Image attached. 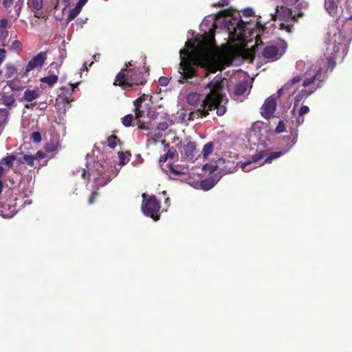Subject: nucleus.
Listing matches in <instances>:
<instances>
[{
    "mask_svg": "<svg viewBox=\"0 0 352 352\" xmlns=\"http://www.w3.org/2000/svg\"><path fill=\"white\" fill-rule=\"evenodd\" d=\"M222 24L226 28L228 40L232 43L239 41V46H224L221 49L214 45V29L217 27L216 17L213 16L206 18L201 23L204 34L195 39L194 43L188 41L186 48L179 51L181 78L188 80L194 76L195 67L205 69L208 73H215L221 70L224 65L232 63L235 56L252 62L254 52L245 47L254 34L252 25L247 21L238 19L232 14L223 17ZM182 82L181 80H179Z\"/></svg>",
    "mask_w": 352,
    "mask_h": 352,
    "instance_id": "f257e3e1",
    "label": "nucleus"
},
{
    "mask_svg": "<svg viewBox=\"0 0 352 352\" xmlns=\"http://www.w3.org/2000/svg\"><path fill=\"white\" fill-rule=\"evenodd\" d=\"M222 89H210V92L201 100L200 107L188 114V120L206 117L209 111L216 109L218 116H223L226 112L227 97L220 91Z\"/></svg>",
    "mask_w": 352,
    "mask_h": 352,
    "instance_id": "f03ea898",
    "label": "nucleus"
},
{
    "mask_svg": "<svg viewBox=\"0 0 352 352\" xmlns=\"http://www.w3.org/2000/svg\"><path fill=\"white\" fill-rule=\"evenodd\" d=\"M345 54V45L341 32L338 28L332 26L329 28L327 38V55L328 69L332 70L334 68L336 58H342Z\"/></svg>",
    "mask_w": 352,
    "mask_h": 352,
    "instance_id": "7ed1b4c3",
    "label": "nucleus"
},
{
    "mask_svg": "<svg viewBox=\"0 0 352 352\" xmlns=\"http://www.w3.org/2000/svg\"><path fill=\"white\" fill-rule=\"evenodd\" d=\"M302 3H299L294 9L292 6H287L283 4L276 6V12L272 14L274 21L279 22V29L291 33L293 30L294 23L296 16H301L302 13L300 12Z\"/></svg>",
    "mask_w": 352,
    "mask_h": 352,
    "instance_id": "20e7f679",
    "label": "nucleus"
},
{
    "mask_svg": "<svg viewBox=\"0 0 352 352\" xmlns=\"http://www.w3.org/2000/svg\"><path fill=\"white\" fill-rule=\"evenodd\" d=\"M133 64L129 62L125 67L117 74L113 85L120 87H133L134 85H143L145 80L140 72L131 68Z\"/></svg>",
    "mask_w": 352,
    "mask_h": 352,
    "instance_id": "39448f33",
    "label": "nucleus"
},
{
    "mask_svg": "<svg viewBox=\"0 0 352 352\" xmlns=\"http://www.w3.org/2000/svg\"><path fill=\"white\" fill-rule=\"evenodd\" d=\"M326 78L325 72L323 68H320L316 73L307 72L302 76H294L288 83L289 87H304L312 86L313 87L318 88L322 86V82Z\"/></svg>",
    "mask_w": 352,
    "mask_h": 352,
    "instance_id": "423d86ee",
    "label": "nucleus"
},
{
    "mask_svg": "<svg viewBox=\"0 0 352 352\" xmlns=\"http://www.w3.org/2000/svg\"><path fill=\"white\" fill-rule=\"evenodd\" d=\"M142 203L141 209L142 212L148 217H150L154 221L160 219V202L154 195H147L142 194Z\"/></svg>",
    "mask_w": 352,
    "mask_h": 352,
    "instance_id": "0eeeda50",
    "label": "nucleus"
},
{
    "mask_svg": "<svg viewBox=\"0 0 352 352\" xmlns=\"http://www.w3.org/2000/svg\"><path fill=\"white\" fill-rule=\"evenodd\" d=\"M96 170L98 171L99 176L94 177L95 188L92 190L91 195L88 199L89 204L94 203L96 197L98 195L97 190L100 187L105 186L110 180V175L107 173V166L96 162L94 164Z\"/></svg>",
    "mask_w": 352,
    "mask_h": 352,
    "instance_id": "6e6552de",
    "label": "nucleus"
},
{
    "mask_svg": "<svg viewBox=\"0 0 352 352\" xmlns=\"http://www.w3.org/2000/svg\"><path fill=\"white\" fill-rule=\"evenodd\" d=\"M287 43L280 40L276 44H271L265 47L263 51V56L268 61H274L280 58L285 52Z\"/></svg>",
    "mask_w": 352,
    "mask_h": 352,
    "instance_id": "1a4fd4ad",
    "label": "nucleus"
},
{
    "mask_svg": "<svg viewBox=\"0 0 352 352\" xmlns=\"http://www.w3.org/2000/svg\"><path fill=\"white\" fill-rule=\"evenodd\" d=\"M144 99H142V97L136 99L134 101V106H135V118L137 120L136 124L138 125V127L142 130H150L151 129V123L146 122L145 121L142 120V118L144 117L145 111L142 109V101Z\"/></svg>",
    "mask_w": 352,
    "mask_h": 352,
    "instance_id": "9d476101",
    "label": "nucleus"
},
{
    "mask_svg": "<svg viewBox=\"0 0 352 352\" xmlns=\"http://www.w3.org/2000/svg\"><path fill=\"white\" fill-rule=\"evenodd\" d=\"M277 107L276 95H272L266 98L261 108V115L266 120H270L275 113Z\"/></svg>",
    "mask_w": 352,
    "mask_h": 352,
    "instance_id": "9b49d317",
    "label": "nucleus"
},
{
    "mask_svg": "<svg viewBox=\"0 0 352 352\" xmlns=\"http://www.w3.org/2000/svg\"><path fill=\"white\" fill-rule=\"evenodd\" d=\"M47 59L46 52H42L32 58L25 66V74L30 72L34 69H40Z\"/></svg>",
    "mask_w": 352,
    "mask_h": 352,
    "instance_id": "f8f14e48",
    "label": "nucleus"
},
{
    "mask_svg": "<svg viewBox=\"0 0 352 352\" xmlns=\"http://www.w3.org/2000/svg\"><path fill=\"white\" fill-rule=\"evenodd\" d=\"M181 152L182 155H184L186 160H194L196 159L197 153L195 143L188 142L187 144L184 145L183 149Z\"/></svg>",
    "mask_w": 352,
    "mask_h": 352,
    "instance_id": "ddd939ff",
    "label": "nucleus"
},
{
    "mask_svg": "<svg viewBox=\"0 0 352 352\" xmlns=\"http://www.w3.org/2000/svg\"><path fill=\"white\" fill-rule=\"evenodd\" d=\"M16 204H0V214L4 218H10L13 217L17 212Z\"/></svg>",
    "mask_w": 352,
    "mask_h": 352,
    "instance_id": "4468645a",
    "label": "nucleus"
},
{
    "mask_svg": "<svg viewBox=\"0 0 352 352\" xmlns=\"http://www.w3.org/2000/svg\"><path fill=\"white\" fill-rule=\"evenodd\" d=\"M267 156V151H261L260 152L253 155L251 157L252 160L242 163L241 167L244 172H248L250 169L247 168V166L251 164L252 162H256L260 160Z\"/></svg>",
    "mask_w": 352,
    "mask_h": 352,
    "instance_id": "2eb2a0df",
    "label": "nucleus"
},
{
    "mask_svg": "<svg viewBox=\"0 0 352 352\" xmlns=\"http://www.w3.org/2000/svg\"><path fill=\"white\" fill-rule=\"evenodd\" d=\"M187 103L193 107H198L201 104V95L196 92H190L186 97Z\"/></svg>",
    "mask_w": 352,
    "mask_h": 352,
    "instance_id": "dca6fc26",
    "label": "nucleus"
},
{
    "mask_svg": "<svg viewBox=\"0 0 352 352\" xmlns=\"http://www.w3.org/2000/svg\"><path fill=\"white\" fill-rule=\"evenodd\" d=\"M226 79H222L221 76H217L210 83L208 84L206 88H224L226 85Z\"/></svg>",
    "mask_w": 352,
    "mask_h": 352,
    "instance_id": "f3484780",
    "label": "nucleus"
},
{
    "mask_svg": "<svg viewBox=\"0 0 352 352\" xmlns=\"http://www.w3.org/2000/svg\"><path fill=\"white\" fill-rule=\"evenodd\" d=\"M324 8L331 15H335L337 13V0H324Z\"/></svg>",
    "mask_w": 352,
    "mask_h": 352,
    "instance_id": "a211bd4d",
    "label": "nucleus"
},
{
    "mask_svg": "<svg viewBox=\"0 0 352 352\" xmlns=\"http://www.w3.org/2000/svg\"><path fill=\"white\" fill-rule=\"evenodd\" d=\"M41 95V91L38 89H26L23 98L28 102H32L36 99Z\"/></svg>",
    "mask_w": 352,
    "mask_h": 352,
    "instance_id": "6ab92c4d",
    "label": "nucleus"
},
{
    "mask_svg": "<svg viewBox=\"0 0 352 352\" xmlns=\"http://www.w3.org/2000/svg\"><path fill=\"white\" fill-rule=\"evenodd\" d=\"M34 158L33 155H24L22 157H19L17 159V164L19 165L23 164H27L31 167L36 168L35 164H34Z\"/></svg>",
    "mask_w": 352,
    "mask_h": 352,
    "instance_id": "aec40b11",
    "label": "nucleus"
},
{
    "mask_svg": "<svg viewBox=\"0 0 352 352\" xmlns=\"http://www.w3.org/2000/svg\"><path fill=\"white\" fill-rule=\"evenodd\" d=\"M16 157L13 154L8 155L6 157L2 158L0 160V165L3 166V165H6L9 168L12 167L13 163L15 160L17 161Z\"/></svg>",
    "mask_w": 352,
    "mask_h": 352,
    "instance_id": "412c9836",
    "label": "nucleus"
},
{
    "mask_svg": "<svg viewBox=\"0 0 352 352\" xmlns=\"http://www.w3.org/2000/svg\"><path fill=\"white\" fill-rule=\"evenodd\" d=\"M217 182L214 180V179L210 177L205 179L201 182V187L204 190H209L212 187L214 186Z\"/></svg>",
    "mask_w": 352,
    "mask_h": 352,
    "instance_id": "4be33fe9",
    "label": "nucleus"
},
{
    "mask_svg": "<svg viewBox=\"0 0 352 352\" xmlns=\"http://www.w3.org/2000/svg\"><path fill=\"white\" fill-rule=\"evenodd\" d=\"M1 100L4 105L10 108L14 103L16 99L13 94H3L1 96Z\"/></svg>",
    "mask_w": 352,
    "mask_h": 352,
    "instance_id": "5701e85b",
    "label": "nucleus"
},
{
    "mask_svg": "<svg viewBox=\"0 0 352 352\" xmlns=\"http://www.w3.org/2000/svg\"><path fill=\"white\" fill-rule=\"evenodd\" d=\"M58 147V142L50 141L45 144L44 149L47 153H52L57 151Z\"/></svg>",
    "mask_w": 352,
    "mask_h": 352,
    "instance_id": "b1692460",
    "label": "nucleus"
},
{
    "mask_svg": "<svg viewBox=\"0 0 352 352\" xmlns=\"http://www.w3.org/2000/svg\"><path fill=\"white\" fill-rule=\"evenodd\" d=\"M214 145L212 142L206 143L202 150V155L204 159H207L208 155L213 151Z\"/></svg>",
    "mask_w": 352,
    "mask_h": 352,
    "instance_id": "393cba45",
    "label": "nucleus"
},
{
    "mask_svg": "<svg viewBox=\"0 0 352 352\" xmlns=\"http://www.w3.org/2000/svg\"><path fill=\"white\" fill-rule=\"evenodd\" d=\"M73 100L69 99V98L67 96L66 94H59L58 98L56 99V102L58 104H63V107L65 108L66 105H69L71 102Z\"/></svg>",
    "mask_w": 352,
    "mask_h": 352,
    "instance_id": "a878e982",
    "label": "nucleus"
},
{
    "mask_svg": "<svg viewBox=\"0 0 352 352\" xmlns=\"http://www.w3.org/2000/svg\"><path fill=\"white\" fill-rule=\"evenodd\" d=\"M58 80V76L55 74H52L46 77L42 78L41 81L46 83L48 86H53Z\"/></svg>",
    "mask_w": 352,
    "mask_h": 352,
    "instance_id": "bb28decb",
    "label": "nucleus"
},
{
    "mask_svg": "<svg viewBox=\"0 0 352 352\" xmlns=\"http://www.w3.org/2000/svg\"><path fill=\"white\" fill-rule=\"evenodd\" d=\"M312 92L313 91H309L307 89H301V91L295 97L294 105L296 106L298 102L301 101L303 98L308 97Z\"/></svg>",
    "mask_w": 352,
    "mask_h": 352,
    "instance_id": "cd10ccee",
    "label": "nucleus"
},
{
    "mask_svg": "<svg viewBox=\"0 0 352 352\" xmlns=\"http://www.w3.org/2000/svg\"><path fill=\"white\" fill-rule=\"evenodd\" d=\"M284 154L282 151H274L270 153L269 155L267 154V157L265 160V163H271L274 159H277Z\"/></svg>",
    "mask_w": 352,
    "mask_h": 352,
    "instance_id": "c85d7f7f",
    "label": "nucleus"
},
{
    "mask_svg": "<svg viewBox=\"0 0 352 352\" xmlns=\"http://www.w3.org/2000/svg\"><path fill=\"white\" fill-rule=\"evenodd\" d=\"M16 73V69L13 65H11V64L6 65L5 76L7 78L12 77Z\"/></svg>",
    "mask_w": 352,
    "mask_h": 352,
    "instance_id": "c756f323",
    "label": "nucleus"
},
{
    "mask_svg": "<svg viewBox=\"0 0 352 352\" xmlns=\"http://www.w3.org/2000/svg\"><path fill=\"white\" fill-rule=\"evenodd\" d=\"M118 142H120V140L115 135H111L107 138V144L111 148H114Z\"/></svg>",
    "mask_w": 352,
    "mask_h": 352,
    "instance_id": "7c9ffc66",
    "label": "nucleus"
},
{
    "mask_svg": "<svg viewBox=\"0 0 352 352\" xmlns=\"http://www.w3.org/2000/svg\"><path fill=\"white\" fill-rule=\"evenodd\" d=\"M134 117L132 114H128L122 118V123L125 127L132 126Z\"/></svg>",
    "mask_w": 352,
    "mask_h": 352,
    "instance_id": "2f4dec72",
    "label": "nucleus"
},
{
    "mask_svg": "<svg viewBox=\"0 0 352 352\" xmlns=\"http://www.w3.org/2000/svg\"><path fill=\"white\" fill-rule=\"evenodd\" d=\"M80 10L78 9V8L75 7L74 8L69 10L68 16L67 18V21L69 22L74 19L76 16H77L79 13L80 12Z\"/></svg>",
    "mask_w": 352,
    "mask_h": 352,
    "instance_id": "473e14b6",
    "label": "nucleus"
},
{
    "mask_svg": "<svg viewBox=\"0 0 352 352\" xmlns=\"http://www.w3.org/2000/svg\"><path fill=\"white\" fill-rule=\"evenodd\" d=\"M175 151H172L170 149H168V151L165 154H164L163 155H162L160 157V162L164 163L168 159H173L175 156Z\"/></svg>",
    "mask_w": 352,
    "mask_h": 352,
    "instance_id": "72a5a7b5",
    "label": "nucleus"
},
{
    "mask_svg": "<svg viewBox=\"0 0 352 352\" xmlns=\"http://www.w3.org/2000/svg\"><path fill=\"white\" fill-rule=\"evenodd\" d=\"M9 112L6 109H0V123L5 124L8 121Z\"/></svg>",
    "mask_w": 352,
    "mask_h": 352,
    "instance_id": "f704fd0d",
    "label": "nucleus"
},
{
    "mask_svg": "<svg viewBox=\"0 0 352 352\" xmlns=\"http://www.w3.org/2000/svg\"><path fill=\"white\" fill-rule=\"evenodd\" d=\"M129 156H131V153L130 152H122V151H120L118 153V157H119V164L120 165H124L126 164V162H125V159L129 157Z\"/></svg>",
    "mask_w": 352,
    "mask_h": 352,
    "instance_id": "c9c22d12",
    "label": "nucleus"
},
{
    "mask_svg": "<svg viewBox=\"0 0 352 352\" xmlns=\"http://www.w3.org/2000/svg\"><path fill=\"white\" fill-rule=\"evenodd\" d=\"M148 117L150 120L149 122H147L148 123H151V129L153 128V126L155 125V123H152L153 121H154L155 119L157 118V115L156 114L155 111H151V110H149L148 111Z\"/></svg>",
    "mask_w": 352,
    "mask_h": 352,
    "instance_id": "e433bc0d",
    "label": "nucleus"
},
{
    "mask_svg": "<svg viewBox=\"0 0 352 352\" xmlns=\"http://www.w3.org/2000/svg\"><path fill=\"white\" fill-rule=\"evenodd\" d=\"M30 139L35 143H39L41 142V135L38 131H34L32 133Z\"/></svg>",
    "mask_w": 352,
    "mask_h": 352,
    "instance_id": "4c0bfd02",
    "label": "nucleus"
},
{
    "mask_svg": "<svg viewBox=\"0 0 352 352\" xmlns=\"http://www.w3.org/2000/svg\"><path fill=\"white\" fill-rule=\"evenodd\" d=\"M155 124H156L157 129L159 131H165L168 127V124L167 122H166V121L162 122L155 123Z\"/></svg>",
    "mask_w": 352,
    "mask_h": 352,
    "instance_id": "58836bf2",
    "label": "nucleus"
},
{
    "mask_svg": "<svg viewBox=\"0 0 352 352\" xmlns=\"http://www.w3.org/2000/svg\"><path fill=\"white\" fill-rule=\"evenodd\" d=\"M285 130V125L283 120H280L278 124L275 129V131L278 133H280L284 132Z\"/></svg>",
    "mask_w": 352,
    "mask_h": 352,
    "instance_id": "ea45409f",
    "label": "nucleus"
},
{
    "mask_svg": "<svg viewBox=\"0 0 352 352\" xmlns=\"http://www.w3.org/2000/svg\"><path fill=\"white\" fill-rule=\"evenodd\" d=\"M32 5L34 9L41 10L43 7V0H32Z\"/></svg>",
    "mask_w": 352,
    "mask_h": 352,
    "instance_id": "a19ab883",
    "label": "nucleus"
},
{
    "mask_svg": "<svg viewBox=\"0 0 352 352\" xmlns=\"http://www.w3.org/2000/svg\"><path fill=\"white\" fill-rule=\"evenodd\" d=\"M203 170H209L210 173H212L217 170V166L212 165L210 164H206L203 166Z\"/></svg>",
    "mask_w": 352,
    "mask_h": 352,
    "instance_id": "79ce46f5",
    "label": "nucleus"
},
{
    "mask_svg": "<svg viewBox=\"0 0 352 352\" xmlns=\"http://www.w3.org/2000/svg\"><path fill=\"white\" fill-rule=\"evenodd\" d=\"M22 44L19 41H14L11 45V48L14 50H20Z\"/></svg>",
    "mask_w": 352,
    "mask_h": 352,
    "instance_id": "37998d69",
    "label": "nucleus"
},
{
    "mask_svg": "<svg viewBox=\"0 0 352 352\" xmlns=\"http://www.w3.org/2000/svg\"><path fill=\"white\" fill-rule=\"evenodd\" d=\"M309 111V109L307 106H302L299 110V116L302 117V116L307 114Z\"/></svg>",
    "mask_w": 352,
    "mask_h": 352,
    "instance_id": "c03bdc74",
    "label": "nucleus"
},
{
    "mask_svg": "<svg viewBox=\"0 0 352 352\" xmlns=\"http://www.w3.org/2000/svg\"><path fill=\"white\" fill-rule=\"evenodd\" d=\"M35 160L38 159H43L45 157V154L42 151H38L36 152V153L33 155Z\"/></svg>",
    "mask_w": 352,
    "mask_h": 352,
    "instance_id": "a18cd8bd",
    "label": "nucleus"
},
{
    "mask_svg": "<svg viewBox=\"0 0 352 352\" xmlns=\"http://www.w3.org/2000/svg\"><path fill=\"white\" fill-rule=\"evenodd\" d=\"M168 79L166 77H160L159 78V83L162 87L166 86L168 83Z\"/></svg>",
    "mask_w": 352,
    "mask_h": 352,
    "instance_id": "49530a36",
    "label": "nucleus"
},
{
    "mask_svg": "<svg viewBox=\"0 0 352 352\" xmlns=\"http://www.w3.org/2000/svg\"><path fill=\"white\" fill-rule=\"evenodd\" d=\"M299 0H282V2L287 6H293Z\"/></svg>",
    "mask_w": 352,
    "mask_h": 352,
    "instance_id": "de8ad7c7",
    "label": "nucleus"
},
{
    "mask_svg": "<svg viewBox=\"0 0 352 352\" xmlns=\"http://www.w3.org/2000/svg\"><path fill=\"white\" fill-rule=\"evenodd\" d=\"M6 54V50L4 49H0V64L4 60Z\"/></svg>",
    "mask_w": 352,
    "mask_h": 352,
    "instance_id": "09e8293b",
    "label": "nucleus"
},
{
    "mask_svg": "<svg viewBox=\"0 0 352 352\" xmlns=\"http://www.w3.org/2000/svg\"><path fill=\"white\" fill-rule=\"evenodd\" d=\"M87 3V0H78L76 7L78 8L79 10H81L83 6Z\"/></svg>",
    "mask_w": 352,
    "mask_h": 352,
    "instance_id": "8fccbe9b",
    "label": "nucleus"
},
{
    "mask_svg": "<svg viewBox=\"0 0 352 352\" xmlns=\"http://www.w3.org/2000/svg\"><path fill=\"white\" fill-rule=\"evenodd\" d=\"M244 15L245 16H252L253 14V10L250 8L245 9L243 12Z\"/></svg>",
    "mask_w": 352,
    "mask_h": 352,
    "instance_id": "3c124183",
    "label": "nucleus"
},
{
    "mask_svg": "<svg viewBox=\"0 0 352 352\" xmlns=\"http://www.w3.org/2000/svg\"><path fill=\"white\" fill-rule=\"evenodd\" d=\"M13 3V0H3V4L5 7H10Z\"/></svg>",
    "mask_w": 352,
    "mask_h": 352,
    "instance_id": "603ef678",
    "label": "nucleus"
},
{
    "mask_svg": "<svg viewBox=\"0 0 352 352\" xmlns=\"http://www.w3.org/2000/svg\"><path fill=\"white\" fill-rule=\"evenodd\" d=\"M247 89H234V95L239 96L243 94Z\"/></svg>",
    "mask_w": 352,
    "mask_h": 352,
    "instance_id": "864d4df0",
    "label": "nucleus"
},
{
    "mask_svg": "<svg viewBox=\"0 0 352 352\" xmlns=\"http://www.w3.org/2000/svg\"><path fill=\"white\" fill-rule=\"evenodd\" d=\"M7 170L0 165V180H1L3 175L6 173Z\"/></svg>",
    "mask_w": 352,
    "mask_h": 352,
    "instance_id": "5fc2aeb1",
    "label": "nucleus"
},
{
    "mask_svg": "<svg viewBox=\"0 0 352 352\" xmlns=\"http://www.w3.org/2000/svg\"><path fill=\"white\" fill-rule=\"evenodd\" d=\"M283 90L284 89H278L276 94H275L276 95V100L277 101V99L280 97V96L283 94Z\"/></svg>",
    "mask_w": 352,
    "mask_h": 352,
    "instance_id": "6e6d98bb",
    "label": "nucleus"
},
{
    "mask_svg": "<svg viewBox=\"0 0 352 352\" xmlns=\"http://www.w3.org/2000/svg\"><path fill=\"white\" fill-rule=\"evenodd\" d=\"M219 5L221 6H224L228 5L227 0H221V1L219 2Z\"/></svg>",
    "mask_w": 352,
    "mask_h": 352,
    "instance_id": "4d7b16f0",
    "label": "nucleus"
},
{
    "mask_svg": "<svg viewBox=\"0 0 352 352\" xmlns=\"http://www.w3.org/2000/svg\"><path fill=\"white\" fill-rule=\"evenodd\" d=\"M7 25V21L6 19L1 20V26L4 28Z\"/></svg>",
    "mask_w": 352,
    "mask_h": 352,
    "instance_id": "13d9d810",
    "label": "nucleus"
},
{
    "mask_svg": "<svg viewBox=\"0 0 352 352\" xmlns=\"http://www.w3.org/2000/svg\"><path fill=\"white\" fill-rule=\"evenodd\" d=\"M71 85L72 86V88H75L76 86L78 85V83H73V84L71 83Z\"/></svg>",
    "mask_w": 352,
    "mask_h": 352,
    "instance_id": "bf43d9fd",
    "label": "nucleus"
},
{
    "mask_svg": "<svg viewBox=\"0 0 352 352\" xmlns=\"http://www.w3.org/2000/svg\"><path fill=\"white\" fill-rule=\"evenodd\" d=\"M303 121H304V118H302V120H300V119L298 118V124H300L302 123V122H303Z\"/></svg>",
    "mask_w": 352,
    "mask_h": 352,
    "instance_id": "052dcab7",
    "label": "nucleus"
},
{
    "mask_svg": "<svg viewBox=\"0 0 352 352\" xmlns=\"http://www.w3.org/2000/svg\"><path fill=\"white\" fill-rule=\"evenodd\" d=\"M85 69L86 71H87V69H87V66H86V63H84V64H83V70H85Z\"/></svg>",
    "mask_w": 352,
    "mask_h": 352,
    "instance_id": "680f3d73",
    "label": "nucleus"
},
{
    "mask_svg": "<svg viewBox=\"0 0 352 352\" xmlns=\"http://www.w3.org/2000/svg\"><path fill=\"white\" fill-rule=\"evenodd\" d=\"M169 201H170L169 198L166 199V201H165L166 204L168 203Z\"/></svg>",
    "mask_w": 352,
    "mask_h": 352,
    "instance_id": "e2e57ef3",
    "label": "nucleus"
},
{
    "mask_svg": "<svg viewBox=\"0 0 352 352\" xmlns=\"http://www.w3.org/2000/svg\"><path fill=\"white\" fill-rule=\"evenodd\" d=\"M67 90H68V91H71V92H69V94H72V91H74V89H67Z\"/></svg>",
    "mask_w": 352,
    "mask_h": 352,
    "instance_id": "0e129e2a",
    "label": "nucleus"
},
{
    "mask_svg": "<svg viewBox=\"0 0 352 352\" xmlns=\"http://www.w3.org/2000/svg\"><path fill=\"white\" fill-rule=\"evenodd\" d=\"M70 0H63L64 2L68 3Z\"/></svg>",
    "mask_w": 352,
    "mask_h": 352,
    "instance_id": "69168bd1",
    "label": "nucleus"
},
{
    "mask_svg": "<svg viewBox=\"0 0 352 352\" xmlns=\"http://www.w3.org/2000/svg\"><path fill=\"white\" fill-rule=\"evenodd\" d=\"M152 98H153V96H150V98H149V100H150V101H151V102H153V101H152Z\"/></svg>",
    "mask_w": 352,
    "mask_h": 352,
    "instance_id": "338daca9",
    "label": "nucleus"
},
{
    "mask_svg": "<svg viewBox=\"0 0 352 352\" xmlns=\"http://www.w3.org/2000/svg\"><path fill=\"white\" fill-rule=\"evenodd\" d=\"M35 104H36V103H32V104H30V106L33 107V106H34Z\"/></svg>",
    "mask_w": 352,
    "mask_h": 352,
    "instance_id": "774afa93",
    "label": "nucleus"
}]
</instances>
